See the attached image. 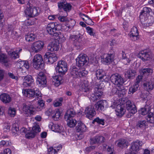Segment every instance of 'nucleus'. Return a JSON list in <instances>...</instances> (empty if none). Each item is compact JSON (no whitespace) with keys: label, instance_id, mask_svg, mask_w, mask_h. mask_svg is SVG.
<instances>
[{"label":"nucleus","instance_id":"obj_13","mask_svg":"<svg viewBox=\"0 0 154 154\" xmlns=\"http://www.w3.org/2000/svg\"><path fill=\"white\" fill-rule=\"evenodd\" d=\"M23 110L24 114L27 116H30L34 115L36 112L35 108L32 105L24 104Z\"/></svg>","mask_w":154,"mask_h":154},{"label":"nucleus","instance_id":"obj_59","mask_svg":"<svg viewBox=\"0 0 154 154\" xmlns=\"http://www.w3.org/2000/svg\"><path fill=\"white\" fill-rule=\"evenodd\" d=\"M32 131L35 134H36L41 131V129L39 125L37 124H35L32 128Z\"/></svg>","mask_w":154,"mask_h":154},{"label":"nucleus","instance_id":"obj_56","mask_svg":"<svg viewBox=\"0 0 154 154\" xmlns=\"http://www.w3.org/2000/svg\"><path fill=\"white\" fill-rule=\"evenodd\" d=\"M60 114L61 112L58 109H57L55 111L53 115V118L55 120H57L59 119Z\"/></svg>","mask_w":154,"mask_h":154},{"label":"nucleus","instance_id":"obj_1","mask_svg":"<svg viewBox=\"0 0 154 154\" xmlns=\"http://www.w3.org/2000/svg\"><path fill=\"white\" fill-rule=\"evenodd\" d=\"M33 67L36 69L40 70L44 68V64L42 56L39 54L35 55L32 60Z\"/></svg>","mask_w":154,"mask_h":154},{"label":"nucleus","instance_id":"obj_48","mask_svg":"<svg viewBox=\"0 0 154 154\" xmlns=\"http://www.w3.org/2000/svg\"><path fill=\"white\" fill-rule=\"evenodd\" d=\"M152 72V70L149 68H142L140 70V74H143L144 75H148L151 74Z\"/></svg>","mask_w":154,"mask_h":154},{"label":"nucleus","instance_id":"obj_45","mask_svg":"<svg viewBox=\"0 0 154 154\" xmlns=\"http://www.w3.org/2000/svg\"><path fill=\"white\" fill-rule=\"evenodd\" d=\"M62 77L60 76L56 75L53 77V82L55 86L57 87L61 84Z\"/></svg>","mask_w":154,"mask_h":154},{"label":"nucleus","instance_id":"obj_47","mask_svg":"<svg viewBox=\"0 0 154 154\" xmlns=\"http://www.w3.org/2000/svg\"><path fill=\"white\" fill-rule=\"evenodd\" d=\"M9 61L7 56L1 53L0 50V62H2L5 65H6Z\"/></svg>","mask_w":154,"mask_h":154},{"label":"nucleus","instance_id":"obj_6","mask_svg":"<svg viewBox=\"0 0 154 154\" xmlns=\"http://www.w3.org/2000/svg\"><path fill=\"white\" fill-rule=\"evenodd\" d=\"M81 35L79 33L76 35H72L70 39L74 41V45L77 49H81L83 48V44L82 42Z\"/></svg>","mask_w":154,"mask_h":154},{"label":"nucleus","instance_id":"obj_7","mask_svg":"<svg viewBox=\"0 0 154 154\" xmlns=\"http://www.w3.org/2000/svg\"><path fill=\"white\" fill-rule=\"evenodd\" d=\"M49 127L51 128L52 131L59 133L60 136L62 137L65 136L66 134V133L64 131L63 126L58 124H54L51 122L49 125Z\"/></svg>","mask_w":154,"mask_h":154},{"label":"nucleus","instance_id":"obj_2","mask_svg":"<svg viewBox=\"0 0 154 154\" xmlns=\"http://www.w3.org/2000/svg\"><path fill=\"white\" fill-rule=\"evenodd\" d=\"M61 26L56 22H51L48 24L46 27L47 32L54 36L60 29Z\"/></svg>","mask_w":154,"mask_h":154},{"label":"nucleus","instance_id":"obj_30","mask_svg":"<svg viewBox=\"0 0 154 154\" xmlns=\"http://www.w3.org/2000/svg\"><path fill=\"white\" fill-rule=\"evenodd\" d=\"M124 107V106L122 104H118L117 105L116 109L117 116L121 117L124 114L125 111Z\"/></svg>","mask_w":154,"mask_h":154},{"label":"nucleus","instance_id":"obj_25","mask_svg":"<svg viewBox=\"0 0 154 154\" xmlns=\"http://www.w3.org/2000/svg\"><path fill=\"white\" fill-rule=\"evenodd\" d=\"M16 64L17 67L22 70H24V69H27L29 67V63L26 61H22L19 60L17 62Z\"/></svg>","mask_w":154,"mask_h":154},{"label":"nucleus","instance_id":"obj_27","mask_svg":"<svg viewBox=\"0 0 154 154\" xmlns=\"http://www.w3.org/2000/svg\"><path fill=\"white\" fill-rule=\"evenodd\" d=\"M112 91H116L115 93L117 94L120 97H123L127 92L126 90L123 86V85L116 88L113 89Z\"/></svg>","mask_w":154,"mask_h":154},{"label":"nucleus","instance_id":"obj_10","mask_svg":"<svg viewBox=\"0 0 154 154\" xmlns=\"http://www.w3.org/2000/svg\"><path fill=\"white\" fill-rule=\"evenodd\" d=\"M76 64L79 67H82L88 64V61L85 54H82L79 55L76 59Z\"/></svg>","mask_w":154,"mask_h":154},{"label":"nucleus","instance_id":"obj_20","mask_svg":"<svg viewBox=\"0 0 154 154\" xmlns=\"http://www.w3.org/2000/svg\"><path fill=\"white\" fill-rule=\"evenodd\" d=\"M45 56L46 62L49 64H52L57 60L56 55L55 53L48 52Z\"/></svg>","mask_w":154,"mask_h":154},{"label":"nucleus","instance_id":"obj_60","mask_svg":"<svg viewBox=\"0 0 154 154\" xmlns=\"http://www.w3.org/2000/svg\"><path fill=\"white\" fill-rule=\"evenodd\" d=\"M146 125V121L144 120H142L138 122L137 125V127H139L140 128H144L145 127Z\"/></svg>","mask_w":154,"mask_h":154},{"label":"nucleus","instance_id":"obj_16","mask_svg":"<svg viewBox=\"0 0 154 154\" xmlns=\"http://www.w3.org/2000/svg\"><path fill=\"white\" fill-rule=\"evenodd\" d=\"M44 43L43 41H38L33 43L31 49L33 51L37 53L40 51L43 48Z\"/></svg>","mask_w":154,"mask_h":154},{"label":"nucleus","instance_id":"obj_50","mask_svg":"<svg viewBox=\"0 0 154 154\" xmlns=\"http://www.w3.org/2000/svg\"><path fill=\"white\" fill-rule=\"evenodd\" d=\"M76 23V22L74 20L68 19V20L66 22L65 25L69 29L72 28Z\"/></svg>","mask_w":154,"mask_h":154},{"label":"nucleus","instance_id":"obj_3","mask_svg":"<svg viewBox=\"0 0 154 154\" xmlns=\"http://www.w3.org/2000/svg\"><path fill=\"white\" fill-rule=\"evenodd\" d=\"M136 57L135 54L131 53L130 54L125 53L122 51V58L121 59V61L125 65H128L132 63Z\"/></svg>","mask_w":154,"mask_h":154},{"label":"nucleus","instance_id":"obj_55","mask_svg":"<svg viewBox=\"0 0 154 154\" xmlns=\"http://www.w3.org/2000/svg\"><path fill=\"white\" fill-rule=\"evenodd\" d=\"M75 115V113L71 110H68L67 111L65 115L66 119L72 118Z\"/></svg>","mask_w":154,"mask_h":154},{"label":"nucleus","instance_id":"obj_63","mask_svg":"<svg viewBox=\"0 0 154 154\" xmlns=\"http://www.w3.org/2000/svg\"><path fill=\"white\" fill-rule=\"evenodd\" d=\"M35 135L36 134L32 131H31L27 132L25 136L27 138L31 139L34 137Z\"/></svg>","mask_w":154,"mask_h":154},{"label":"nucleus","instance_id":"obj_11","mask_svg":"<svg viewBox=\"0 0 154 154\" xmlns=\"http://www.w3.org/2000/svg\"><path fill=\"white\" fill-rule=\"evenodd\" d=\"M88 71L83 68L82 69H78L76 67H73L71 70L72 75L75 77H82L85 76L88 74Z\"/></svg>","mask_w":154,"mask_h":154},{"label":"nucleus","instance_id":"obj_34","mask_svg":"<svg viewBox=\"0 0 154 154\" xmlns=\"http://www.w3.org/2000/svg\"><path fill=\"white\" fill-rule=\"evenodd\" d=\"M76 131L78 132H83L87 130V128L85 125L81 122H79L78 123L76 127Z\"/></svg>","mask_w":154,"mask_h":154},{"label":"nucleus","instance_id":"obj_23","mask_svg":"<svg viewBox=\"0 0 154 154\" xmlns=\"http://www.w3.org/2000/svg\"><path fill=\"white\" fill-rule=\"evenodd\" d=\"M108 107V103L105 100L99 101L95 104V109L99 111L103 110L105 107L107 108Z\"/></svg>","mask_w":154,"mask_h":154},{"label":"nucleus","instance_id":"obj_57","mask_svg":"<svg viewBox=\"0 0 154 154\" xmlns=\"http://www.w3.org/2000/svg\"><path fill=\"white\" fill-rule=\"evenodd\" d=\"M16 111L14 108L10 107L8 109V114L12 117H14L16 114Z\"/></svg>","mask_w":154,"mask_h":154},{"label":"nucleus","instance_id":"obj_5","mask_svg":"<svg viewBox=\"0 0 154 154\" xmlns=\"http://www.w3.org/2000/svg\"><path fill=\"white\" fill-rule=\"evenodd\" d=\"M67 64L66 62L60 60L58 62L56 69L57 72L60 74L63 75L67 72Z\"/></svg>","mask_w":154,"mask_h":154},{"label":"nucleus","instance_id":"obj_8","mask_svg":"<svg viewBox=\"0 0 154 154\" xmlns=\"http://www.w3.org/2000/svg\"><path fill=\"white\" fill-rule=\"evenodd\" d=\"M95 88V92L94 94L91 95L89 97V99L93 101H95L100 98L103 94V92L101 91V89L102 88L103 85L102 83V86L100 85H96Z\"/></svg>","mask_w":154,"mask_h":154},{"label":"nucleus","instance_id":"obj_18","mask_svg":"<svg viewBox=\"0 0 154 154\" xmlns=\"http://www.w3.org/2000/svg\"><path fill=\"white\" fill-rule=\"evenodd\" d=\"M58 6L59 8L63 9L65 12H69L71 9L72 6L69 3H67L65 0H61L58 3Z\"/></svg>","mask_w":154,"mask_h":154},{"label":"nucleus","instance_id":"obj_12","mask_svg":"<svg viewBox=\"0 0 154 154\" xmlns=\"http://www.w3.org/2000/svg\"><path fill=\"white\" fill-rule=\"evenodd\" d=\"M36 83L38 86L43 88L46 84V77L43 72H40L38 75L36 79Z\"/></svg>","mask_w":154,"mask_h":154},{"label":"nucleus","instance_id":"obj_51","mask_svg":"<svg viewBox=\"0 0 154 154\" xmlns=\"http://www.w3.org/2000/svg\"><path fill=\"white\" fill-rule=\"evenodd\" d=\"M140 97L144 100H146L150 99L151 95L148 92L145 91L143 93H142L140 95Z\"/></svg>","mask_w":154,"mask_h":154},{"label":"nucleus","instance_id":"obj_38","mask_svg":"<svg viewBox=\"0 0 154 154\" xmlns=\"http://www.w3.org/2000/svg\"><path fill=\"white\" fill-rule=\"evenodd\" d=\"M143 86L147 90H152L154 88V82L151 81H147L143 83Z\"/></svg>","mask_w":154,"mask_h":154},{"label":"nucleus","instance_id":"obj_46","mask_svg":"<svg viewBox=\"0 0 154 154\" xmlns=\"http://www.w3.org/2000/svg\"><path fill=\"white\" fill-rule=\"evenodd\" d=\"M88 84L87 82L84 81L80 85V89L82 91L87 92L88 91Z\"/></svg>","mask_w":154,"mask_h":154},{"label":"nucleus","instance_id":"obj_39","mask_svg":"<svg viewBox=\"0 0 154 154\" xmlns=\"http://www.w3.org/2000/svg\"><path fill=\"white\" fill-rule=\"evenodd\" d=\"M150 107L148 105H146L144 108H142L139 111L140 114L143 115H145L151 112Z\"/></svg>","mask_w":154,"mask_h":154},{"label":"nucleus","instance_id":"obj_36","mask_svg":"<svg viewBox=\"0 0 154 154\" xmlns=\"http://www.w3.org/2000/svg\"><path fill=\"white\" fill-rule=\"evenodd\" d=\"M136 75V72L133 69L128 70L125 73V77L129 79H132Z\"/></svg>","mask_w":154,"mask_h":154},{"label":"nucleus","instance_id":"obj_14","mask_svg":"<svg viewBox=\"0 0 154 154\" xmlns=\"http://www.w3.org/2000/svg\"><path fill=\"white\" fill-rule=\"evenodd\" d=\"M39 12V8L33 6L27 7L25 11V14L30 17L36 16L38 15Z\"/></svg>","mask_w":154,"mask_h":154},{"label":"nucleus","instance_id":"obj_53","mask_svg":"<svg viewBox=\"0 0 154 154\" xmlns=\"http://www.w3.org/2000/svg\"><path fill=\"white\" fill-rule=\"evenodd\" d=\"M139 86V85L135 84L131 86L129 88L128 93L130 94H133L137 90Z\"/></svg>","mask_w":154,"mask_h":154},{"label":"nucleus","instance_id":"obj_21","mask_svg":"<svg viewBox=\"0 0 154 154\" xmlns=\"http://www.w3.org/2000/svg\"><path fill=\"white\" fill-rule=\"evenodd\" d=\"M129 35L131 39L133 41H137L139 39L138 31L136 27H133L131 28Z\"/></svg>","mask_w":154,"mask_h":154},{"label":"nucleus","instance_id":"obj_17","mask_svg":"<svg viewBox=\"0 0 154 154\" xmlns=\"http://www.w3.org/2000/svg\"><path fill=\"white\" fill-rule=\"evenodd\" d=\"M23 85L25 87L32 86L34 83V80L32 77L28 75L23 77Z\"/></svg>","mask_w":154,"mask_h":154},{"label":"nucleus","instance_id":"obj_15","mask_svg":"<svg viewBox=\"0 0 154 154\" xmlns=\"http://www.w3.org/2000/svg\"><path fill=\"white\" fill-rule=\"evenodd\" d=\"M143 144V143L141 141L137 140L133 142L131 144L130 151L131 152L125 154H138L137 153H135V152H137L139 150V146H141Z\"/></svg>","mask_w":154,"mask_h":154},{"label":"nucleus","instance_id":"obj_35","mask_svg":"<svg viewBox=\"0 0 154 154\" xmlns=\"http://www.w3.org/2000/svg\"><path fill=\"white\" fill-rule=\"evenodd\" d=\"M105 138L102 136H97L94 138L91 139L90 143H101L104 141Z\"/></svg>","mask_w":154,"mask_h":154},{"label":"nucleus","instance_id":"obj_19","mask_svg":"<svg viewBox=\"0 0 154 154\" xmlns=\"http://www.w3.org/2000/svg\"><path fill=\"white\" fill-rule=\"evenodd\" d=\"M137 57L143 61L149 60L152 58L150 53L146 50L140 51L137 55Z\"/></svg>","mask_w":154,"mask_h":154},{"label":"nucleus","instance_id":"obj_42","mask_svg":"<svg viewBox=\"0 0 154 154\" xmlns=\"http://www.w3.org/2000/svg\"><path fill=\"white\" fill-rule=\"evenodd\" d=\"M54 36L56 37L55 38L60 42H63L65 41V37L60 32H57Z\"/></svg>","mask_w":154,"mask_h":154},{"label":"nucleus","instance_id":"obj_44","mask_svg":"<svg viewBox=\"0 0 154 154\" xmlns=\"http://www.w3.org/2000/svg\"><path fill=\"white\" fill-rule=\"evenodd\" d=\"M96 75L98 79H101L106 75L105 71L101 69H98L96 72Z\"/></svg>","mask_w":154,"mask_h":154},{"label":"nucleus","instance_id":"obj_49","mask_svg":"<svg viewBox=\"0 0 154 154\" xmlns=\"http://www.w3.org/2000/svg\"><path fill=\"white\" fill-rule=\"evenodd\" d=\"M66 121L67 125L70 128L74 127L77 124L76 120L72 118L67 119Z\"/></svg>","mask_w":154,"mask_h":154},{"label":"nucleus","instance_id":"obj_33","mask_svg":"<svg viewBox=\"0 0 154 154\" xmlns=\"http://www.w3.org/2000/svg\"><path fill=\"white\" fill-rule=\"evenodd\" d=\"M117 146L122 148L127 146L128 145V142L124 139H120L116 141L115 143Z\"/></svg>","mask_w":154,"mask_h":154},{"label":"nucleus","instance_id":"obj_32","mask_svg":"<svg viewBox=\"0 0 154 154\" xmlns=\"http://www.w3.org/2000/svg\"><path fill=\"white\" fill-rule=\"evenodd\" d=\"M143 20L145 21L144 23L145 24H146L148 26H151L154 22V17L149 16L147 17H145L142 20H140L143 22Z\"/></svg>","mask_w":154,"mask_h":154},{"label":"nucleus","instance_id":"obj_24","mask_svg":"<svg viewBox=\"0 0 154 154\" xmlns=\"http://www.w3.org/2000/svg\"><path fill=\"white\" fill-rule=\"evenodd\" d=\"M126 108L129 112L134 114L137 112V110L135 106L130 100H128L126 103Z\"/></svg>","mask_w":154,"mask_h":154},{"label":"nucleus","instance_id":"obj_40","mask_svg":"<svg viewBox=\"0 0 154 154\" xmlns=\"http://www.w3.org/2000/svg\"><path fill=\"white\" fill-rule=\"evenodd\" d=\"M80 15L83 20L86 23L89 25L93 24V21L88 15L81 14H80Z\"/></svg>","mask_w":154,"mask_h":154},{"label":"nucleus","instance_id":"obj_9","mask_svg":"<svg viewBox=\"0 0 154 154\" xmlns=\"http://www.w3.org/2000/svg\"><path fill=\"white\" fill-rule=\"evenodd\" d=\"M112 82L116 86V88L123 85L124 80L119 75L117 74H113L110 77Z\"/></svg>","mask_w":154,"mask_h":154},{"label":"nucleus","instance_id":"obj_61","mask_svg":"<svg viewBox=\"0 0 154 154\" xmlns=\"http://www.w3.org/2000/svg\"><path fill=\"white\" fill-rule=\"evenodd\" d=\"M10 142L8 140H2L0 142V148L4 146H8L10 144Z\"/></svg>","mask_w":154,"mask_h":154},{"label":"nucleus","instance_id":"obj_52","mask_svg":"<svg viewBox=\"0 0 154 154\" xmlns=\"http://www.w3.org/2000/svg\"><path fill=\"white\" fill-rule=\"evenodd\" d=\"M147 121L150 123H154V114L150 112L146 117Z\"/></svg>","mask_w":154,"mask_h":154},{"label":"nucleus","instance_id":"obj_43","mask_svg":"<svg viewBox=\"0 0 154 154\" xmlns=\"http://www.w3.org/2000/svg\"><path fill=\"white\" fill-rule=\"evenodd\" d=\"M22 50L21 49L18 48L16 51H9L8 54L12 58L14 59L18 58L19 57V52L21 51Z\"/></svg>","mask_w":154,"mask_h":154},{"label":"nucleus","instance_id":"obj_62","mask_svg":"<svg viewBox=\"0 0 154 154\" xmlns=\"http://www.w3.org/2000/svg\"><path fill=\"white\" fill-rule=\"evenodd\" d=\"M86 29L87 33L90 35L94 36L95 35V33L93 28L88 26L86 27Z\"/></svg>","mask_w":154,"mask_h":154},{"label":"nucleus","instance_id":"obj_54","mask_svg":"<svg viewBox=\"0 0 154 154\" xmlns=\"http://www.w3.org/2000/svg\"><path fill=\"white\" fill-rule=\"evenodd\" d=\"M63 99L62 97L56 99L53 102V104L55 107L59 106L62 105Z\"/></svg>","mask_w":154,"mask_h":154},{"label":"nucleus","instance_id":"obj_31","mask_svg":"<svg viewBox=\"0 0 154 154\" xmlns=\"http://www.w3.org/2000/svg\"><path fill=\"white\" fill-rule=\"evenodd\" d=\"M0 99L5 103H9L11 102L12 99L10 96L6 93H3L0 95Z\"/></svg>","mask_w":154,"mask_h":154},{"label":"nucleus","instance_id":"obj_22","mask_svg":"<svg viewBox=\"0 0 154 154\" xmlns=\"http://www.w3.org/2000/svg\"><path fill=\"white\" fill-rule=\"evenodd\" d=\"M85 114L87 117L91 119L95 115V112L94 109L93 107L90 106L86 107L85 111Z\"/></svg>","mask_w":154,"mask_h":154},{"label":"nucleus","instance_id":"obj_41","mask_svg":"<svg viewBox=\"0 0 154 154\" xmlns=\"http://www.w3.org/2000/svg\"><path fill=\"white\" fill-rule=\"evenodd\" d=\"M36 38V35L33 33H28L25 35V40L29 42L34 41Z\"/></svg>","mask_w":154,"mask_h":154},{"label":"nucleus","instance_id":"obj_58","mask_svg":"<svg viewBox=\"0 0 154 154\" xmlns=\"http://www.w3.org/2000/svg\"><path fill=\"white\" fill-rule=\"evenodd\" d=\"M64 15V16H60L58 17V19L61 22H65L66 23V22L68 21V18L66 17L68 15L67 12H65Z\"/></svg>","mask_w":154,"mask_h":154},{"label":"nucleus","instance_id":"obj_26","mask_svg":"<svg viewBox=\"0 0 154 154\" xmlns=\"http://www.w3.org/2000/svg\"><path fill=\"white\" fill-rule=\"evenodd\" d=\"M113 56L112 54H104L103 57H101V61L104 64H109L113 61Z\"/></svg>","mask_w":154,"mask_h":154},{"label":"nucleus","instance_id":"obj_29","mask_svg":"<svg viewBox=\"0 0 154 154\" xmlns=\"http://www.w3.org/2000/svg\"><path fill=\"white\" fill-rule=\"evenodd\" d=\"M60 48L58 42H53L50 44L48 46V49L51 51H57Z\"/></svg>","mask_w":154,"mask_h":154},{"label":"nucleus","instance_id":"obj_37","mask_svg":"<svg viewBox=\"0 0 154 154\" xmlns=\"http://www.w3.org/2000/svg\"><path fill=\"white\" fill-rule=\"evenodd\" d=\"M62 148L61 146L50 147L48 149V154H56L57 151Z\"/></svg>","mask_w":154,"mask_h":154},{"label":"nucleus","instance_id":"obj_64","mask_svg":"<svg viewBox=\"0 0 154 154\" xmlns=\"http://www.w3.org/2000/svg\"><path fill=\"white\" fill-rule=\"evenodd\" d=\"M12 131L15 133L17 134V132L19 131V129L18 127V125L17 124H14L13 125L12 128Z\"/></svg>","mask_w":154,"mask_h":154},{"label":"nucleus","instance_id":"obj_28","mask_svg":"<svg viewBox=\"0 0 154 154\" xmlns=\"http://www.w3.org/2000/svg\"><path fill=\"white\" fill-rule=\"evenodd\" d=\"M151 11L150 8L145 7L143 8L142 11L140 12V20H143L145 17H147L149 15V13Z\"/></svg>","mask_w":154,"mask_h":154},{"label":"nucleus","instance_id":"obj_4","mask_svg":"<svg viewBox=\"0 0 154 154\" xmlns=\"http://www.w3.org/2000/svg\"><path fill=\"white\" fill-rule=\"evenodd\" d=\"M22 93L24 96L29 97L41 96V92L39 89L37 88L33 89H23Z\"/></svg>","mask_w":154,"mask_h":154}]
</instances>
